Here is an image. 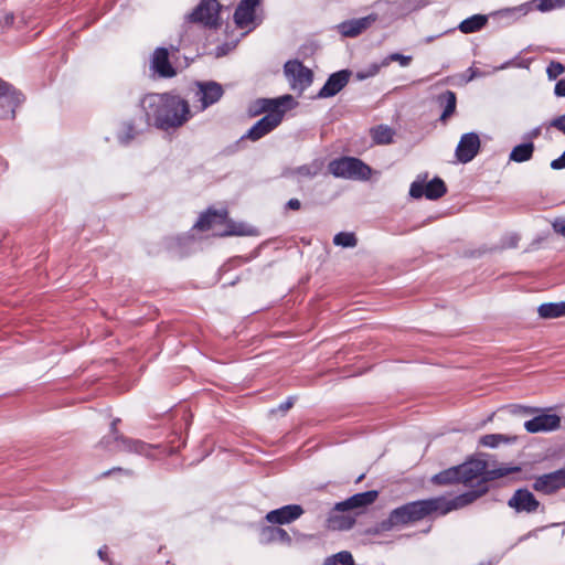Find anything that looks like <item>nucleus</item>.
<instances>
[{
  "label": "nucleus",
  "mask_w": 565,
  "mask_h": 565,
  "mask_svg": "<svg viewBox=\"0 0 565 565\" xmlns=\"http://www.w3.org/2000/svg\"><path fill=\"white\" fill-rule=\"evenodd\" d=\"M511 439L512 438H510V437H508L505 435H502V434H488V435L482 436L480 438L479 443L483 447L495 448L501 443H508Z\"/></svg>",
  "instance_id": "nucleus-35"
},
{
  "label": "nucleus",
  "mask_w": 565,
  "mask_h": 565,
  "mask_svg": "<svg viewBox=\"0 0 565 565\" xmlns=\"http://www.w3.org/2000/svg\"><path fill=\"white\" fill-rule=\"evenodd\" d=\"M565 488V467L556 471L545 473L535 478L533 489L535 491L552 494Z\"/></svg>",
  "instance_id": "nucleus-13"
},
{
  "label": "nucleus",
  "mask_w": 565,
  "mask_h": 565,
  "mask_svg": "<svg viewBox=\"0 0 565 565\" xmlns=\"http://www.w3.org/2000/svg\"><path fill=\"white\" fill-rule=\"evenodd\" d=\"M333 243L337 246L354 247L358 244V238L355 237L354 233L340 232L334 235Z\"/></svg>",
  "instance_id": "nucleus-36"
},
{
  "label": "nucleus",
  "mask_w": 565,
  "mask_h": 565,
  "mask_svg": "<svg viewBox=\"0 0 565 565\" xmlns=\"http://www.w3.org/2000/svg\"><path fill=\"white\" fill-rule=\"evenodd\" d=\"M481 141L476 132L463 134L457 145L455 156L460 163H468L479 153Z\"/></svg>",
  "instance_id": "nucleus-11"
},
{
  "label": "nucleus",
  "mask_w": 565,
  "mask_h": 565,
  "mask_svg": "<svg viewBox=\"0 0 565 565\" xmlns=\"http://www.w3.org/2000/svg\"><path fill=\"white\" fill-rule=\"evenodd\" d=\"M198 96L202 104V109L218 102L224 94L222 85L216 82L198 83Z\"/></svg>",
  "instance_id": "nucleus-21"
},
{
  "label": "nucleus",
  "mask_w": 565,
  "mask_h": 565,
  "mask_svg": "<svg viewBox=\"0 0 565 565\" xmlns=\"http://www.w3.org/2000/svg\"><path fill=\"white\" fill-rule=\"evenodd\" d=\"M329 172L335 178L369 180L372 169L361 159L354 157H341L328 164Z\"/></svg>",
  "instance_id": "nucleus-5"
},
{
  "label": "nucleus",
  "mask_w": 565,
  "mask_h": 565,
  "mask_svg": "<svg viewBox=\"0 0 565 565\" xmlns=\"http://www.w3.org/2000/svg\"><path fill=\"white\" fill-rule=\"evenodd\" d=\"M286 207L289 210L298 211L301 207V202L298 199H290L286 203Z\"/></svg>",
  "instance_id": "nucleus-48"
},
{
  "label": "nucleus",
  "mask_w": 565,
  "mask_h": 565,
  "mask_svg": "<svg viewBox=\"0 0 565 565\" xmlns=\"http://www.w3.org/2000/svg\"><path fill=\"white\" fill-rule=\"evenodd\" d=\"M523 412L526 413V414H530L532 413V408H527V407H522Z\"/></svg>",
  "instance_id": "nucleus-53"
},
{
  "label": "nucleus",
  "mask_w": 565,
  "mask_h": 565,
  "mask_svg": "<svg viewBox=\"0 0 565 565\" xmlns=\"http://www.w3.org/2000/svg\"><path fill=\"white\" fill-rule=\"evenodd\" d=\"M115 471H119V472H121V471H124V469H122V468H120V467H116V468H113V469H110V470H107V471L103 472V473L100 475V477H102V478L109 477V476H110L113 472H115Z\"/></svg>",
  "instance_id": "nucleus-50"
},
{
  "label": "nucleus",
  "mask_w": 565,
  "mask_h": 565,
  "mask_svg": "<svg viewBox=\"0 0 565 565\" xmlns=\"http://www.w3.org/2000/svg\"><path fill=\"white\" fill-rule=\"evenodd\" d=\"M365 77H366V75H363V74H361V73H359V74H358V78H360V79H363V78H365Z\"/></svg>",
  "instance_id": "nucleus-54"
},
{
  "label": "nucleus",
  "mask_w": 565,
  "mask_h": 565,
  "mask_svg": "<svg viewBox=\"0 0 565 565\" xmlns=\"http://www.w3.org/2000/svg\"><path fill=\"white\" fill-rule=\"evenodd\" d=\"M553 228L556 233L565 237V218H558L553 223Z\"/></svg>",
  "instance_id": "nucleus-45"
},
{
  "label": "nucleus",
  "mask_w": 565,
  "mask_h": 565,
  "mask_svg": "<svg viewBox=\"0 0 565 565\" xmlns=\"http://www.w3.org/2000/svg\"><path fill=\"white\" fill-rule=\"evenodd\" d=\"M98 556L104 562H108L109 561L108 554H107V546H104V547L99 548Z\"/></svg>",
  "instance_id": "nucleus-49"
},
{
  "label": "nucleus",
  "mask_w": 565,
  "mask_h": 565,
  "mask_svg": "<svg viewBox=\"0 0 565 565\" xmlns=\"http://www.w3.org/2000/svg\"><path fill=\"white\" fill-rule=\"evenodd\" d=\"M554 94L557 97H565V77L561 78L554 87Z\"/></svg>",
  "instance_id": "nucleus-43"
},
{
  "label": "nucleus",
  "mask_w": 565,
  "mask_h": 565,
  "mask_svg": "<svg viewBox=\"0 0 565 565\" xmlns=\"http://www.w3.org/2000/svg\"><path fill=\"white\" fill-rule=\"evenodd\" d=\"M260 542L264 544L281 543L290 544L291 537L288 532L279 526H265L260 531Z\"/></svg>",
  "instance_id": "nucleus-25"
},
{
  "label": "nucleus",
  "mask_w": 565,
  "mask_h": 565,
  "mask_svg": "<svg viewBox=\"0 0 565 565\" xmlns=\"http://www.w3.org/2000/svg\"><path fill=\"white\" fill-rule=\"evenodd\" d=\"M537 312L543 319L565 317V301L542 303L537 308Z\"/></svg>",
  "instance_id": "nucleus-28"
},
{
  "label": "nucleus",
  "mask_w": 565,
  "mask_h": 565,
  "mask_svg": "<svg viewBox=\"0 0 565 565\" xmlns=\"http://www.w3.org/2000/svg\"><path fill=\"white\" fill-rule=\"evenodd\" d=\"M140 106L147 121L153 120L154 126L163 130L181 127L191 118L189 103L178 95L148 94Z\"/></svg>",
  "instance_id": "nucleus-2"
},
{
  "label": "nucleus",
  "mask_w": 565,
  "mask_h": 565,
  "mask_svg": "<svg viewBox=\"0 0 565 565\" xmlns=\"http://www.w3.org/2000/svg\"><path fill=\"white\" fill-rule=\"evenodd\" d=\"M23 96L17 92L12 85L0 79V116L6 117L8 114L14 117L15 108L22 103Z\"/></svg>",
  "instance_id": "nucleus-12"
},
{
  "label": "nucleus",
  "mask_w": 565,
  "mask_h": 565,
  "mask_svg": "<svg viewBox=\"0 0 565 565\" xmlns=\"http://www.w3.org/2000/svg\"><path fill=\"white\" fill-rule=\"evenodd\" d=\"M379 497V492L376 490H369L365 492L355 493L352 497L348 498L342 502H338V510H354L366 508L375 502Z\"/></svg>",
  "instance_id": "nucleus-22"
},
{
  "label": "nucleus",
  "mask_w": 565,
  "mask_h": 565,
  "mask_svg": "<svg viewBox=\"0 0 565 565\" xmlns=\"http://www.w3.org/2000/svg\"><path fill=\"white\" fill-rule=\"evenodd\" d=\"M139 130L136 128L132 120L122 122V130L118 132L117 139L122 146H128L137 136Z\"/></svg>",
  "instance_id": "nucleus-33"
},
{
  "label": "nucleus",
  "mask_w": 565,
  "mask_h": 565,
  "mask_svg": "<svg viewBox=\"0 0 565 565\" xmlns=\"http://www.w3.org/2000/svg\"><path fill=\"white\" fill-rule=\"evenodd\" d=\"M98 446L109 452H120V451L126 452V449H121V447H120V446H122L121 443L114 441L113 433H110V431L107 436H104L100 439V441L98 443Z\"/></svg>",
  "instance_id": "nucleus-38"
},
{
  "label": "nucleus",
  "mask_w": 565,
  "mask_h": 565,
  "mask_svg": "<svg viewBox=\"0 0 565 565\" xmlns=\"http://www.w3.org/2000/svg\"><path fill=\"white\" fill-rule=\"evenodd\" d=\"M536 10L547 12L565 7V0H533Z\"/></svg>",
  "instance_id": "nucleus-37"
},
{
  "label": "nucleus",
  "mask_w": 565,
  "mask_h": 565,
  "mask_svg": "<svg viewBox=\"0 0 565 565\" xmlns=\"http://www.w3.org/2000/svg\"><path fill=\"white\" fill-rule=\"evenodd\" d=\"M519 236L518 235H511L504 243V247L509 248H515L518 246Z\"/></svg>",
  "instance_id": "nucleus-47"
},
{
  "label": "nucleus",
  "mask_w": 565,
  "mask_h": 565,
  "mask_svg": "<svg viewBox=\"0 0 565 565\" xmlns=\"http://www.w3.org/2000/svg\"><path fill=\"white\" fill-rule=\"evenodd\" d=\"M534 149V143L532 141L518 145L510 152L509 159L519 163L529 161L533 157Z\"/></svg>",
  "instance_id": "nucleus-29"
},
{
  "label": "nucleus",
  "mask_w": 565,
  "mask_h": 565,
  "mask_svg": "<svg viewBox=\"0 0 565 565\" xmlns=\"http://www.w3.org/2000/svg\"><path fill=\"white\" fill-rule=\"evenodd\" d=\"M14 23V14L4 8H0V34L7 32Z\"/></svg>",
  "instance_id": "nucleus-39"
},
{
  "label": "nucleus",
  "mask_w": 565,
  "mask_h": 565,
  "mask_svg": "<svg viewBox=\"0 0 565 565\" xmlns=\"http://www.w3.org/2000/svg\"><path fill=\"white\" fill-rule=\"evenodd\" d=\"M222 224L226 225V230L216 233L220 236L245 235L247 233L244 224H236L235 222L227 220L226 210L217 211L209 209L205 213L200 215L199 220L194 224V228L205 232L213 230L215 225Z\"/></svg>",
  "instance_id": "nucleus-4"
},
{
  "label": "nucleus",
  "mask_w": 565,
  "mask_h": 565,
  "mask_svg": "<svg viewBox=\"0 0 565 565\" xmlns=\"http://www.w3.org/2000/svg\"><path fill=\"white\" fill-rule=\"evenodd\" d=\"M376 21L375 14H370L364 18L360 19H353L349 21H344L340 24V32L342 35L348 38H354L361 34L363 31H365L367 28L371 26L373 22Z\"/></svg>",
  "instance_id": "nucleus-23"
},
{
  "label": "nucleus",
  "mask_w": 565,
  "mask_h": 565,
  "mask_svg": "<svg viewBox=\"0 0 565 565\" xmlns=\"http://www.w3.org/2000/svg\"><path fill=\"white\" fill-rule=\"evenodd\" d=\"M438 104L444 107L443 114L440 115V121L446 122L456 111L457 97L451 90H446L440 94L437 98Z\"/></svg>",
  "instance_id": "nucleus-26"
},
{
  "label": "nucleus",
  "mask_w": 565,
  "mask_h": 565,
  "mask_svg": "<svg viewBox=\"0 0 565 565\" xmlns=\"http://www.w3.org/2000/svg\"><path fill=\"white\" fill-rule=\"evenodd\" d=\"M487 488L461 493L450 500L445 497H436L412 501L392 510L387 519L376 524L372 531L374 534L392 531L394 527L405 526L419 522L434 513L446 515L447 513L462 509L486 494Z\"/></svg>",
  "instance_id": "nucleus-1"
},
{
  "label": "nucleus",
  "mask_w": 565,
  "mask_h": 565,
  "mask_svg": "<svg viewBox=\"0 0 565 565\" xmlns=\"http://www.w3.org/2000/svg\"><path fill=\"white\" fill-rule=\"evenodd\" d=\"M561 426V417L555 414H542L524 423L525 429L531 433L551 431Z\"/></svg>",
  "instance_id": "nucleus-18"
},
{
  "label": "nucleus",
  "mask_w": 565,
  "mask_h": 565,
  "mask_svg": "<svg viewBox=\"0 0 565 565\" xmlns=\"http://www.w3.org/2000/svg\"><path fill=\"white\" fill-rule=\"evenodd\" d=\"M393 130L387 126H377L372 129V137L375 143L387 145L393 141Z\"/></svg>",
  "instance_id": "nucleus-34"
},
{
  "label": "nucleus",
  "mask_w": 565,
  "mask_h": 565,
  "mask_svg": "<svg viewBox=\"0 0 565 565\" xmlns=\"http://www.w3.org/2000/svg\"><path fill=\"white\" fill-rule=\"evenodd\" d=\"M303 514V509L299 504H288L279 509L269 511L265 519L270 524H289Z\"/></svg>",
  "instance_id": "nucleus-15"
},
{
  "label": "nucleus",
  "mask_w": 565,
  "mask_h": 565,
  "mask_svg": "<svg viewBox=\"0 0 565 565\" xmlns=\"http://www.w3.org/2000/svg\"><path fill=\"white\" fill-rule=\"evenodd\" d=\"M284 73L291 88L299 89L300 92L308 88L313 79L312 71L297 60L288 61L284 66Z\"/></svg>",
  "instance_id": "nucleus-7"
},
{
  "label": "nucleus",
  "mask_w": 565,
  "mask_h": 565,
  "mask_svg": "<svg viewBox=\"0 0 565 565\" xmlns=\"http://www.w3.org/2000/svg\"><path fill=\"white\" fill-rule=\"evenodd\" d=\"M323 169V161L321 159H316L308 164H302L292 170V174L299 175L302 178H315L317 177Z\"/></svg>",
  "instance_id": "nucleus-30"
},
{
  "label": "nucleus",
  "mask_w": 565,
  "mask_h": 565,
  "mask_svg": "<svg viewBox=\"0 0 565 565\" xmlns=\"http://www.w3.org/2000/svg\"><path fill=\"white\" fill-rule=\"evenodd\" d=\"M458 471L457 466L440 471L431 478V482L440 486L461 482L460 473Z\"/></svg>",
  "instance_id": "nucleus-31"
},
{
  "label": "nucleus",
  "mask_w": 565,
  "mask_h": 565,
  "mask_svg": "<svg viewBox=\"0 0 565 565\" xmlns=\"http://www.w3.org/2000/svg\"><path fill=\"white\" fill-rule=\"evenodd\" d=\"M548 127H553L565 135V114L552 119L548 124Z\"/></svg>",
  "instance_id": "nucleus-42"
},
{
  "label": "nucleus",
  "mask_w": 565,
  "mask_h": 565,
  "mask_svg": "<svg viewBox=\"0 0 565 565\" xmlns=\"http://www.w3.org/2000/svg\"><path fill=\"white\" fill-rule=\"evenodd\" d=\"M221 4L217 0H202L189 15V20L206 28L220 25Z\"/></svg>",
  "instance_id": "nucleus-6"
},
{
  "label": "nucleus",
  "mask_w": 565,
  "mask_h": 565,
  "mask_svg": "<svg viewBox=\"0 0 565 565\" xmlns=\"http://www.w3.org/2000/svg\"><path fill=\"white\" fill-rule=\"evenodd\" d=\"M457 468L459 470L458 472L460 473L461 482L465 484L471 483L475 479H478L481 476L483 477L480 481H478L476 490H479L482 486L488 489V481L499 479L521 470L519 467H500L497 469L487 470V463L482 460H471L457 466ZM472 491H475V489ZM487 492L488 490L486 493Z\"/></svg>",
  "instance_id": "nucleus-3"
},
{
  "label": "nucleus",
  "mask_w": 565,
  "mask_h": 565,
  "mask_svg": "<svg viewBox=\"0 0 565 565\" xmlns=\"http://www.w3.org/2000/svg\"><path fill=\"white\" fill-rule=\"evenodd\" d=\"M120 423V418L113 419L110 424V433H113L114 441L121 443V449H126V452H135L139 455H149L151 446L139 439H132L124 436L117 428Z\"/></svg>",
  "instance_id": "nucleus-14"
},
{
  "label": "nucleus",
  "mask_w": 565,
  "mask_h": 565,
  "mask_svg": "<svg viewBox=\"0 0 565 565\" xmlns=\"http://www.w3.org/2000/svg\"><path fill=\"white\" fill-rule=\"evenodd\" d=\"M292 100L294 98L291 95H284L278 98H259L254 104L255 109L252 110V115L256 116L260 113L271 114L276 111L282 113L284 116L286 109H282L281 107L292 103Z\"/></svg>",
  "instance_id": "nucleus-19"
},
{
  "label": "nucleus",
  "mask_w": 565,
  "mask_h": 565,
  "mask_svg": "<svg viewBox=\"0 0 565 565\" xmlns=\"http://www.w3.org/2000/svg\"><path fill=\"white\" fill-rule=\"evenodd\" d=\"M352 72L341 70L329 76L322 88L318 93L319 98H328L337 95L349 83Z\"/></svg>",
  "instance_id": "nucleus-17"
},
{
  "label": "nucleus",
  "mask_w": 565,
  "mask_h": 565,
  "mask_svg": "<svg viewBox=\"0 0 565 565\" xmlns=\"http://www.w3.org/2000/svg\"><path fill=\"white\" fill-rule=\"evenodd\" d=\"M334 561H337L339 565H354L353 556L348 551H342L329 556L330 564L334 563Z\"/></svg>",
  "instance_id": "nucleus-40"
},
{
  "label": "nucleus",
  "mask_w": 565,
  "mask_h": 565,
  "mask_svg": "<svg viewBox=\"0 0 565 565\" xmlns=\"http://www.w3.org/2000/svg\"><path fill=\"white\" fill-rule=\"evenodd\" d=\"M540 134H541L540 128H535V129H533V130L530 132V137H531V138H536V137H539V136H540Z\"/></svg>",
  "instance_id": "nucleus-51"
},
{
  "label": "nucleus",
  "mask_w": 565,
  "mask_h": 565,
  "mask_svg": "<svg viewBox=\"0 0 565 565\" xmlns=\"http://www.w3.org/2000/svg\"><path fill=\"white\" fill-rule=\"evenodd\" d=\"M447 186L440 178H434L427 184L415 181L411 184L409 195L414 199H420L425 195L428 200H437L444 196Z\"/></svg>",
  "instance_id": "nucleus-10"
},
{
  "label": "nucleus",
  "mask_w": 565,
  "mask_h": 565,
  "mask_svg": "<svg viewBox=\"0 0 565 565\" xmlns=\"http://www.w3.org/2000/svg\"><path fill=\"white\" fill-rule=\"evenodd\" d=\"M412 56L411 55H403L401 53H391L390 55H387L381 63V65H373L372 66V71L370 73V75H375L379 73L380 68L381 67H386L388 66L392 62H398L401 66H408L412 62Z\"/></svg>",
  "instance_id": "nucleus-32"
},
{
  "label": "nucleus",
  "mask_w": 565,
  "mask_h": 565,
  "mask_svg": "<svg viewBox=\"0 0 565 565\" xmlns=\"http://www.w3.org/2000/svg\"><path fill=\"white\" fill-rule=\"evenodd\" d=\"M260 0H241L235 9L233 19L238 29L252 31L258 24L256 21V8Z\"/></svg>",
  "instance_id": "nucleus-8"
},
{
  "label": "nucleus",
  "mask_w": 565,
  "mask_h": 565,
  "mask_svg": "<svg viewBox=\"0 0 565 565\" xmlns=\"http://www.w3.org/2000/svg\"><path fill=\"white\" fill-rule=\"evenodd\" d=\"M508 505L516 512L534 513L540 507V502L527 489H519L509 499Z\"/></svg>",
  "instance_id": "nucleus-16"
},
{
  "label": "nucleus",
  "mask_w": 565,
  "mask_h": 565,
  "mask_svg": "<svg viewBox=\"0 0 565 565\" xmlns=\"http://www.w3.org/2000/svg\"><path fill=\"white\" fill-rule=\"evenodd\" d=\"M294 402H295V397L290 396L287 398V401H285L284 403H281L278 406V409L281 411L282 413H285L292 407Z\"/></svg>",
  "instance_id": "nucleus-46"
},
{
  "label": "nucleus",
  "mask_w": 565,
  "mask_h": 565,
  "mask_svg": "<svg viewBox=\"0 0 565 565\" xmlns=\"http://www.w3.org/2000/svg\"><path fill=\"white\" fill-rule=\"evenodd\" d=\"M282 120V113L266 114L263 118L256 121L250 129L242 137V139H249L257 141L270 131H273Z\"/></svg>",
  "instance_id": "nucleus-9"
},
{
  "label": "nucleus",
  "mask_w": 565,
  "mask_h": 565,
  "mask_svg": "<svg viewBox=\"0 0 565 565\" xmlns=\"http://www.w3.org/2000/svg\"><path fill=\"white\" fill-rule=\"evenodd\" d=\"M551 168L554 170H561L565 168V151L561 157L551 162Z\"/></svg>",
  "instance_id": "nucleus-44"
},
{
  "label": "nucleus",
  "mask_w": 565,
  "mask_h": 565,
  "mask_svg": "<svg viewBox=\"0 0 565 565\" xmlns=\"http://www.w3.org/2000/svg\"><path fill=\"white\" fill-rule=\"evenodd\" d=\"M488 23V17L483 14H473L463 21H461L458 25L460 32L465 34H470L480 31Z\"/></svg>",
  "instance_id": "nucleus-27"
},
{
  "label": "nucleus",
  "mask_w": 565,
  "mask_h": 565,
  "mask_svg": "<svg viewBox=\"0 0 565 565\" xmlns=\"http://www.w3.org/2000/svg\"><path fill=\"white\" fill-rule=\"evenodd\" d=\"M565 72V65L557 61H552L546 68V74L550 79H556Z\"/></svg>",
  "instance_id": "nucleus-41"
},
{
  "label": "nucleus",
  "mask_w": 565,
  "mask_h": 565,
  "mask_svg": "<svg viewBox=\"0 0 565 565\" xmlns=\"http://www.w3.org/2000/svg\"><path fill=\"white\" fill-rule=\"evenodd\" d=\"M323 565H339V564H338V562H337V561H334V563L330 564V563H329V557H327V558L324 559Z\"/></svg>",
  "instance_id": "nucleus-52"
},
{
  "label": "nucleus",
  "mask_w": 565,
  "mask_h": 565,
  "mask_svg": "<svg viewBox=\"0 0 565 565\" xmlns=\"http://www.w3.org/2000/svg\"><path fill=\"white\" fill-rule=\"evenodd\" d=\"M152 70L163 78L175 76L177 71L169 61V52L166 47H158L154 50L151 60Z\"/></svg>",
  "instance_id": "nucleus-20"
},
{
  "label": "nucleus",
  "mask_w": 565,
  "mask_h": 565,
  "mask_svg": "<svg viewBox=\"0 0 565 565\" xmlns=\"http://www.w3.org/2000/svg\"><path fill=\"white\" fill-rule=\"evenodd\" d=\"M349 510H338L337 504L327 519V526L333 531H343L351 529L355 523V518L348 512Z\"/></svg>",
  "instance_id": "nucleus-24"
}]
</instances>
